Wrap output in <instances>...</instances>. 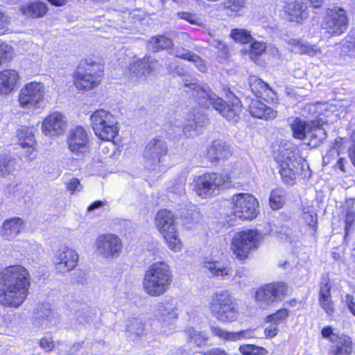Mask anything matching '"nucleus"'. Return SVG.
I'll use <instances>...</instances> for the list:
<instances>
[{"mask_svg": "<svg viewBox=\"0 0 355 355\" xmlns=\"http://www.w3.org/2000/svg\"><path fill=\"white\" fill-rule=\"evenodd\" d=\"M28 271L19 265L10 266L0 272V304L18 307L28 293L31 285Z\"/></svg>", "mask_w": 355, "mask_h": 355, "instance_id": "1", "label": "nucleus"}, {"mask_svg": "<svg viewBox=\"0 0 355 355\" xmlns=\"http://www.w3.org/2000/svg\"><path fill=\"white\" fill-rule=\"evenodd\" d=\"M184 87H191L193 90L192 95L200 106L209 107L211 105L227 120L232 122L239 121L241 105L238 98L234 99L231 103H227L212 92L208 87L196 83L185 84Z\"/></svg>", "mask_w": 355, "mask_h": 355, "instance_id": "2", "label": "nucleus"}, {"mask_svg": "<svg viewBox=\"0 0 355 355\" xmlns=\"http://www.w3.org/2000/svg\"><path fill=\"white\" fill-rule=\"evenodd\" d=\"M173 275L170 266L164 261L151 264L146 271L143 279V288L151 297L164 295L170 288Z\"/></svg>", "mask_w": 355, "mask_h": 355, "instance_id": "3", "label": "nucleus"}, {"mask_svg": "<svg viewBox=\"0 0 355 355\" xmlns=\"http://www.w3.org/2000/svg\"><path fill=\"white\" fill-rule=\"evenodd\" d=\"M236 300L227 291L215 293L211 297L210 310L214 317L223 322L236 320L239 315Z\"/></svg>", "mask_w": 355, "mask_h": 355, "instance_id": "4", "label": "nucleus"}, {"mask_svg": "<svg viewBox=\"0 0 355 355\" xmlns=\"http://www.w3.org/2000/svg\"><path fill=\"white\" fill-rule=\"evenodd\" d=\"M92 128L102 140L113 139L119 132L116 118L109 112L98 110L90 116Z\"/></svg>", "mask_w": 355, "mask_h": 355, "instance_id": "5", "label": "nucleus"}, {"mask_svg": "<svg viewBox=\"0 0 355 355\" xmlns=\"http://www.w3.org/2000/svg\"><path fill=\"white\" fill-rule=\"evenodd\" d=\"M155 225L164 236L168 248L174 252L180 251L182 243L177 234L172 212L167 209L159 211L155 217Z\"/></svg>", "mask_w": 355, "mask_h": 355, "instance_id": "6", "label": "nucleus"}, {"mask_svg": "<svg viewBox=\"0 0 355 355\" xmlns=\"http://www.w3.org/2000/svg\"><path fill=\"white\" fill-rule=\"evenodd\" d=\"M227 181V178L217 173H205L194 179L193 189L198 196L207 198L215 195Z\"/></svg>", "mask_w": 355, "mask_h": 355, "instance_id": "7", "label": "nucleus"}, {"mask_svg": "<svg viewBox=\"0 0 355 355\" xmlns=\"http://www.w3.org/2000/svg\"><path fill=\"white\" fill-rule=\"evenodd\" d=\"M260 239L261 235L256 230L241 231L233 238L232 250L238 259H245L252 249L257 248Z\"/></svg>", "mask_w": 355, "mask_h": 355, "instance_id": "8", "label": "nucleus"}, {"mask_svg": "<svg viewBox=\"0 0 355 355\" xmlns=\"http://www.w3.org/2000/svg\"><path fill=\"white\" fill-rule=\"evenodd\" d=\"M289 291L287 284L284 282H274L260 288L256 293L255 298L259 306L265 309L268 306L282 301L288 295Z\"/></svg>", "mask_w": 355, "mask_h": 355, "instance_id": "9", "label": "nucleus"}, {"mask_svg": "<svg viewBox=\"0 0 355 355\" xmlns=\"http://www.w3.org/2000/svg\"><path fill=\"white\" fill-rule=\"evenodd\" d=\"M289 291L287 284L284 282H274L260 288L256 293L255 298L259 306L265 309L268 306L282 301L288 295Z\"/></svg>", "mask_w": 355, "mask_h": 355, "instance_id": "10", "label": "nucleus"}, {"mask_svg": "<svg viewBox=\"0 0 355 355\" xmlns=\"http://www.w3.org/2000/svg\"><path fill=\"white\" fill-rule=\"evenodd\" d=\"M232 212L235 217L250 220L257 215V199L249 193H236L232 197Z\"/></svg>", "mask_w": 355, "mask_h": 355, "instance_id": "11", "label": "nucleus"}, {"mask_svg": "<svg viewBox=\"0 0 355 355\" xmlns=\"http://www.w3.org/2000/svg\"><path fill=\"white\" fill-rule=\"evenodd\" d=\"M168 153V146L161 137H155L146 144L144 150L146 164L153 169L162 166V162Z\"/></svg>", "mask_w": 355, "mask_h": 355, "instance_id": "12", "label": "nucleus"}, {"mask_svg": "<svg viewBox=\"0 0 355 355\" xmlns=\"http://www.w3.org/2000/svg\"><path fill=\"white\" fill-rule=\"evenodd\" d=\"M158 61L150 56L137 59L128 66V79L132 83H140L146 81L148 76L155 70Z\"/></svg>", "mask_w": 355, "mask_h": 355, "instance_id": "13", "label": "nucleus"}, {"mask_svg": "<svg viewBox=\"0 0 355 355\" xmlns=\"http://www.w3.org/2000/svg\"><path fill=\"white\" fill-rule=\"evenodd\" d=\"M44 87L42 83L31 82L26 84L20 90L18 99L19 105L26 109L35 107L43 101Z\"/></svg>", "mask_w": 355, "mask_h": 355, "instance_id": "14", "label": "nucleus"}, {"mask_svg": "<svg viewBox=\"0 0 355 355\" xmlns=\"http://www.w3.org/2000/svg\"><path fill=\"white\" fill-rule=\"evenodd\" d=\"M322 26L331 35H339L344 33L348 26L345 10L340 8L328 10Z\"/></svg>", "mask_w": 355, "mask_h": 355, "instance_id": "15", "label": "nucleus"}, {"mask_svg": "<svg viewBox=\"0 0 355 355\" xmlns=\"http://www.w3.org/2000/svg\"><path fill=\"white\" fill-rule=\"evenodd\" d=\"M78 259V254L75 250L64 246L58 249L53 257V263L57 272L65 273L76 267Z\"/></svg>", "mask_w": 355, "mask_h": 355, "instance_id": "16", "label": "nucleus"}, {"mask_svg": "<svg viewBox=\"0 0 355 355\" xmlns=\"http://www.w3.org/2000/svg\"><path fill=\"white\" fill-rule=\"evenodd\" d=\"M69 149L77 156H84L89 150V137L81 126L71 129L68 135Z\"/></svg>", "mask_w": 355, "mask_h": 355, "instance_id": "17", "label": "nucleus"}, {"mask_svg": "<svg viewBox=\"0 0 355 355\" xmlns=\"http://www.w3.org/2000/svg\"><path fill=\"white\" fill-rule=\"evenodd\" d=\"M96 245L98 252L105 258L119 254L122 247L119 238L112 234L100 236L96 240Z\"/></svg>", "mask_w": 355, "mask_h": 355, "instance_id": "18", "label": "nucleus"}, {"mask_svg": "<svg viewBox=\"0 0 355 355\" xmlns=\"http://www.w3.org/2000/svg\"><path fill=\"white\" fill-rule=\"evenodd\" d=\"M207 123L205 115L200 111H194L188 114L187 124L183 128L178 127V134L184 132L187 137H193L200 133L201 128Z\"/></svg>", "mask_w": 355, "mask_h": 355, "instance_id": "19", "label": "nucleus"}, {"mask_svg": "<svg viewBox=\"0 0 355 355\" xmlns=\"http://www.w3.org/2000/svg\"><path fill=\"white\" fill-rule=\"evenodd\" d=\"M66 128L67 123L64 116L58 112L50 114L42 125L43 132L51 137L62 134Z\"/></svg>", "mask_w": 355, "mask_h": 355, "instance_id": "20", "label": "nucleus"}, {"mask_svg": "<svg viewBox=\"0 0 355 355\" xmlns=\"http://www.w3.org/2000/svg\"><path fill=\"white\" fill-rule=\"evenodd\" d=\"M232 155L230 146L221 140H214L207 150V157L211 162L227 159Z\"/></svg>", "mask_w": 355, "mask_h": 355, "instance_id": "21", "label": "nucleus"}, {"mask_svg": "<svg viewBox=\"0 0 355 355\" xmlns=\"http://www.w3.org/2000/svg\"><path fill=\"white\" fill-rule=\"evenodd\" d=\"M290 51L295 53L306 54L310 57L322 55L321 49L315 45L302 40L291 39L288 42Z\"/></svg>", "mask_w": 355, "mask_h": 355, "instance_id": "22", "label": "nucleus"}, {"mask_svg": "<svg viewBox=\"0 0 355 355\" xmlns=\"http://www.w3.org/2000/svg\"><path fill=\"white\" fill-rule=\"evenodd\" d=\"M248 110L254 118L267 120L273 119L277 116V112L275 110L257 99L251 101Z\"/></svg>", "mask_w": 355, "mask_h": 355, "instance_id": "23", "label": "nucleus"}, {"mask_svg": "<svg viewBox=\"0 0 355 355\" xmlns=\"http://www.w3.org/2000/svg\"><path fill=\"white\" fill-rule=\"evenodd\" d=\"M157 311L163 321L171 322L178 316V301L174 298L165 300L158 304Z\"/></svg>", "mask_w": 355, "mask_h": 355, "instance_id": "24", "label": "nucleus"}, {"mask_svg": "<svg viewBox=\"0 0 355 355\" xmlns=\"http://www.w3.org/2000/svg\"><path fill=\"white\" fill-rule=\"evenodd\" d=\"M288 123L295 139L303 140L307 137L309 130L314 125V121H305L298 117L289 119Z\"/></svg>", "mask_w": 355, "mask_h": 355, "instance_id": "25", "label": "nucleus"}, {"mask_svg": "<svg viewBox=\"0 0 355 355\" xmlns=\"http://www.w3.org/2000/svg\"><path fill=\"white\" fill-rule=\"evenodd\" d=\"M35 314V322L41 325H53L57 321L55 313L49 303H42L39 305L36 309Z\"/></svg>", "mask_w": 355, "mask_h": 355, "instance_id": "26", "label": "nucleus"}, {"mask_svg": "<svg viewBox=\"0 0 355 355\" xmlns=\"http://www.w3.org/2000/svg\"><path fill=\"white\" fill-rule=\"evenodd\" d=\"M19 79L15 70L6 69L0 72V94H8L12 92Z\"/></svg>", "mask_w": 355, "mask_h": 355, "instance_id": "27", "label": "nucleus"}, {"mask_svg": "<svg viewBox=\"0 0 355 355\" xmlns=\"http://www.w3.org/2000/svg\"><path fill=\"white\" fill-rule=\"evenodd\" d=\"M352 351V340L348 336H336L328 355H350Z\"/></svg>", "mask_w": 355, "mask_h": 355, "instance_id": "28", "label": "nucleus"}, {"mask_svg": "<svg viewBox=\"0 0 355 355\" xmlns=\"http://www.w3.org/2000/svg\"><path fill=\"white\" fill-rule=\"evenodd\" d=\"M101 78L94 77L92 74L76 70L74 76V85L79 90L90 89L99 85Z\"/></svg>", "mask_w": 355, "mask_h": 355, "instance_id": "29", "label": "nucleus"}, {"mask_svg": "<svg viewBox=\"0 0 355 355\" xmlns=\"http://www.w3.org/2000/svg\"><path fill=\"white\" fill-rule=\"evenodd\" d=\"M76 70L92 74L94 77H102L104 66L100 62L92 58H87L80 62Z\"/></svg>", "mask_w": 355, "mask_h": 355, "instance_id": "30", "label": "nucleus"}, {"mask_svg": "<svg viewBox=\"0 0 355 355\" xmlns=\"http://www.w3.org/2000/svg\"><path fill=\"white\" fill-rule=\"evenodd\" d=\"M286 8L290 21L300 22L308 16L306 6L301 1H291L288 3Z\"/></svg>", "mask_w": 355, "mask_h": 355, "instance_id": "31", "label": "nucleus"}, {"mask_svg": "<svg viewBox=\"0 0 355 355\" xmlns=\"http://www.w3.org/2000/svg\"><path fill=\"white\" fill-rule=\"evenodd\" d=\"M320 304L325 312L331 315L334 313V309L331 300V286L329 281L322 279L320 289Z\"/></svg>", "mask_w": 355, "mask_h": 355, "instance_id": "32", "label": "nucleus"}, {"mask_svg": "<svg viewBox=\"0 0 355 355\" xmlns=\"http://www.w3.org/2000/svg\"><path fill=\"white\" fill-rule=\"evenodd\" d=\"M23 226V220L18 218H13L6 220L2 226L1 234L6 239L15 237L20 232Z\"/></svg>", "mask_w": 355, "mask_h": 355, "instance_id": "33", "label": "nucleus"}, {"mask_svg": "<svg viewBox=\"0 0 355 355\" xmlns=\"http://www.w3.org/2000/svg\"><path fill=\"white\" fill-rule=\"evenodd\" d=\"M47 10L46 4L40 1L32 2L21 8L23 15L32 18L42 17L46 13Z\"/></svg>", "mask_w": 355, "mask_h": 355, "instance_id": "34", "label": "nucleus"}, {"mask_svg": "<svg viewBox=\"0 0 355 355\" xmlns=\"http://www.w3.org/2000/svg\"><path fill=\"white\" fill-rule=\"evenodd\" d=\"M148 46L153 52L157 53L162 50L171 49L173 46V41L164 35H158L152 37L148 42Z\"/></svg>", "mask_w": 355, "mask_h": 355, "instance_id": "35", "label": "nucleus"}, {"mask_svg": "<svg viewBox=\"0 0 355 355\" xmlns=\"http://www.w3.org/2000/svg\"><path fill=\"white\" fill-rule=\"evenodd\" d=\"M249 85L252 92L257 97L268 96L269 93L272 92L267 83L256 76L250 78Z\"/></svg>", "mask_w": 355, "mask_h": 355, "instance_id": "36", "label": "nucleus"}, {"mask_svg": "<svg viewBox=\"0 0 355 355\" xmlns=\"http://www.w3.org/2000/svg\"><path fill=\"white\" fill-rule=\"evenodd\" d=\"M17 160L10 154L0 155V176L6 177L16 170Z\"/></svg>", "mask_w": 355, "mask_h": 355, "instance_id": "37", "label": "nucleus"}, {"mask_svg": "<svg viewBox=\"0 0 355 355\" xmlns=\"http://www.w3.org/2000/svg\"><path fill=\"white\" fill-rule=\"evenodd\" d=\"M202 267L206 268L214 276H231L232 270L228 267L224 266L218 261H204Z\"/></svg>", "mask_w": 355, "mask_h": 355, "instance_id": "38", "label": "nucleus"}, {"mask_svg": "<svg viewBox=\"0 0 355 355\" xmlns=\"http://www.w3.org/2000/svg\"><path fill=\"white\" fill-rule=\"evenodd\" d=\"M286 192L284 189L277 187L272 190L269 198L270 206L272 209H280L285 203Z\"/></svg>", "mask_w": 355, "mask_h": 355, "instance_id": "39", "label": "nucleus"}, {"mask_svg": "<svg viewBox=\"0 0 355 355\" xmlns=\"http://www.w3.org/2000/svg\"><path fill=\"white\" fill-rule=\"evenodd\" d=\"M275 159L279 166H283L284 164L286 165V164H288V166H293V160L295 158L292 150L285 148L284 147H280Z\"/></svg>", "mask_w": 355, "mask_h": 355, "instance_id": "40", "label": "nucleus"}, {"mask_svg": "<svg viewBox=\"0 0 355 355\" xmlns=\"http://www.w3.org/2000/svg\"><path fill=\"white\" fill-rule=\"evenodd\" d=\"M187 336V340L190 343H193L197 347L205 345L208 340V337L202 332H199L193 328L188 329L185 331Z\"/></svg>", "mask_w": 355, "mask_h": 355, "instance_id": "41", "label": "nucleus"}, {"mask_svg": "<svg viewBox=\"0 0 355 355\" xmlns=\"http://www.w3.org/2000/svg\"><path fill=\"white\" fill-rule=\"evenodd\" d=\"M307 137H309L310 141L316 146L326 139L327 133L323 128L319 127L318 123L314 121V125H312L310 130H309Z\"/></svg>", "mask_w": 355, "mask_h": 355, "instance_id": "42", "label": "nucleus"}, {"mask_svg": "<svg viewBox=\"0 0 355 355\" xmlns=\"http://www.w3.org/2000/svg\"><path fill=\"white\" fill-rule=\"evenodd\" d=\"M339 55L344 58H355V38L347 37L340 44Z\"/></svg>", "mask_w": 355, "mask_h": 355, "instance_id": "43", "label": "nucleus"}, {"mask_svg": "<svg viewBox=\"0 0 355 355\" xmlns=\"http://www.w3.org/2000/svg\"><path fill=\"white\" fill-rule=\"evenodd\" d=\"M211 331L215 336L220 338H223L227 340H236L241 339L243 335L245 334V331H239V332H228L218 327L212 326L211 327Z\"/></svg>", "mask_w": 355, "mask_h": 355, "instance_id": "44", "label": "nucleus"}, {"mask_svg": "<svg viewBox=\"0 0 355 355\" xmlns=\"http://www.w3.org/2000/svg\"><path fill=\"white\" fill-rule=\"evenodd\" d=\"M293 166H288V164L279 166V174L284 184L288 185H293L295 182V173L293 171Z\"/></svg>", "mask_w": 355, "mask_h": 355, "instance_id": "45", "label": "nucleus"}, {"mask_svg": "<svg viewBox=\"0 0 355 355\" xmlns=\"http://www.w3.org/2000/svg\"><path fill=\"white\" fill-rule=\"evenodd\" d=\"M230 36L235 42H240L241 44L250 43L253 40L250 33L243 28L232 29L230 33Z\"/></svg>", "mask_w": 355, "mask_h": 355, "instance_id": "46", "label": "nucleus"}, {"mask_svg": "<svg viewBox=\"0 0 355 355\" xmlns=\"http://www.w3.org/2000/svg\"><path fill=\"white\" fill-rule=\"evenodd\" d=\"M144 324L141 320L133 318L127 322L126 330L130 334V336H139L144 332Z\"/></svg>", "mask_w": 355, "mask_h": 355, "instance_id": "47", "label": "nucleus"}, {"mask_svg": "<svg viewBox=\"0 0 355 355\" xmlns=\"http://www.w3.org/2000/svg\"><path fill=\"white\" fill-rule=\"evenodd\" d=\"M18 137L19 145L23 148L33 147L35 144V136L32 130L22 129Z\"/></svg>", "mask_w": 355, "mask_h": 355, "instance_id": "48", "label": "nucleus"}, {"mask_svg": "<svg viewBox=\"0 0 355 355\" xmlns=\"http://www.w3.org/2000/svg\"><path fill=\"white\" fill-rule=\"evenodd\" d=\"M239 350L243 355H266L267 354L265 348L254 345L241 346Z\"/></svg>", "mask_w": 355, "mask_h": 355, "instance_id": "49", "label": "nucleus"}, {"mask_svg": "<svg viewBox=\"0 0 355 355\" xmlns=\"http://www.w3.org/2000/svg\"><path fill=\"white\" fill-rule=\"evenodd\" d=\"M288 315V311L286 309H281L273 314L268 315L266 318L268 322H274L278 324L284 320Z\"/></svg>", "mask_w": 355, "mask_h": 355, "instance_id": "50", "label": "nucleus"}, {"mask_svg": "<svg viewBox=\"0 0 355 355\" xmlns=\"http://www.w3.org/2000/svg\"><path fill=\"white\" fill-rule=\"evenodd\" d=\"M165 65L169 73H175L178 75H182L184 69L178 66V62L173 58H167L165 60Z\"/></svg>", "mask_w": 355, "mask_h": 355, "instance_id": "51", "label": "nucleus"}, {"mask_svg": "<svg viewBox=\"0 0 355 355\" xmlns=\"http://www.w3.org/2000/svg\"><path fill=\"white\" fill-rule=\"evenodd\" d=\"M12 55V48L5 43H0V64L10 60Z\"/></svg>", "mask_w": 355, "mask_h": 355, "instance_id": "52", "label": "nucleus"}, {"mask_svg": "<svg viewBox=\"0 0 355 355\" xmlns=\"http://www.w3.org/2000/svg\"><path fill=\"white\" fill-rule=\"evenodd\" d=\"M354 220L355 211L352 210V208L348 207L345 212V237L349 234Z\"/></svg>", "mask_w": 355, "mask_h": 355, "instance_id": "53", "label": "nucleus"}, {"mask_svg": "<svg viewBox=\"0 0 355 355\" xmlns=\"http://www.w3.org/2000/svg\"><path fill=\"white\" fill-rule=\"evenodd\" d=\"M39 344L40 347L46 352L52 351L55 345L53 338L49 335L45 336L41 338Z\"/></svg>", "mask_w": 355, "mask_h": 355, "instance_id": "54", "label": "nucleus"}, {"mask_svg": "<svg viewBox=\"0 0 355 355\" xmlns=\"http://www.w3.org/2000/svg\"><path fill=\"white\" fill-rule=\"evenodd\" d=\"M191 53L192 52L188 49L177 46L172 49L170 54L176 58H181L183 60H188Z\"/></svg>", "mask_w": 355, "mask_h": 355, "instance_id": "55", "label": "nucleus"}, {"mask_svg": "<svg viewBox=\"0 0 355 355\" xmlns=\"http://www.w3.org/2000/svg\"><path fill=\"white\" fill-rule=\"evenodd\" d=\"M67 189L72 194H75L76 193L80 192L83 190V187L80 184L79 179L77 178H72L67 183Z\"/></svg>", "mask_w": 355, "mask_h": 355, "instance_id": "56", "label": "nucleus"}, {"mask_svg": "<svg viewBox=\"0 0 355 355\" xmlns=\"http://www.w3.org/2000/svg\"><path fill=\"white\" fill-rule=\"evenodd\" d=\"M188 61L193 62L198 70L202 72H205L207 70L204 60L193 52L190 55Z\"/></svg>", "mask_w": 355, "mask_h": 355, "instance_id": "57", "label": "nucleus"}, {"mask_svg": "<svg viewBox=\"0 0 355 355\" xmlns=\"http://www.w3.org/2000/svg\"><path fill=\"white\" fill-rule=\"evenodd\" d=\"M179 17L182 19L191 24L201 25V23L198 21V18L195 14L182 12L178 13Z\"/></svg>", "mask_w": 355, "mask_h": 355, "instance_id": "58", "label": "nucleus"}, {"mask_svg": "<svg viewBox=\"0 0 355 355\" xmlns=\"http://www.w3.org/2000/svg\"><path fill=\"white\" fill-rule=\"evenodd\" d=\"M266 46L265 43L252 41L251 44L250 54H254L256 55H261L266 50Z\"/></svg>", "mask_w": 355, "mask_h": 355, "instance_id": "59", "label": "nucleus"}, {"mask_svg": "<svg viewBox=\"0 0 355 355\" xmlns=\"http://www.w3.org/2000/svg\"><path fill=\"white\" fill-rule=\"evenodd\" d=\"M184 180H180L179 182L173 184L169 190L171 193H177L182 196L185 193V182Z\"/></svg>", "mask_w": 355, "mask_h": 355, "instance_id": "60", "label": "nucleus"}, {"mask_svg": "<svg viewBox=\"0 0 355 355\" xmlns=\"http://www.w3.org/2000/svg\"><path fill=\"white\" fill-rule=\"evenodd\" d=\"M245 3V0H227L226 7L234 12H237L243 8Z\"/></svg>", "mask_w": 355, "mask_h": 355, "instance_id": "61", "label": "nucleus"}, {"mask_svg": "<svg viewBox=\"0 0 355 355\" xmlns=\"http://www.w3.org/2000/svg\"><path fill=\"white\" fill-rule=\"evenodd\" d=\"M321 334L323 338L329 339L332 343H334L336 339V336H338L334 333L333 329L330 326L324 327L322 329Z\"/></svg>", "mask_w": 355, "mask_h": 355, "instance_id": "62", "label": "nucleus"}, {"mask_svg": "<svg viewBox=\"0 0 355 355\" xmlns=\"http://www.w3.org/2000/svg\"><path fill=\"white\" fill-rule=\"evenodd\" d=\"M202 355H230L225 349L219 347L211 348L205 352H201Z\"/></svg>", "mask_w": 355, "mask_h": 355, "instance_id": "63", "label": "nucleus"}, {"mask_svg": "<svg viewBox=\"0 0 355 355\" xmlns=\"http://www.w3.org/2000/svg\"><path fill=\"white\" fill-rule=\"evenodd\" d=\"M277 324L274 323V322H272V324H270V325H268L266 329H265V335L267 336V337H274L275 336L277 335V332H278V329H277Z\"/></svg>", "mask_w": 355, "mask_h": 355, "instance_id": "64", "label": "nucleus"}]
</instances>
